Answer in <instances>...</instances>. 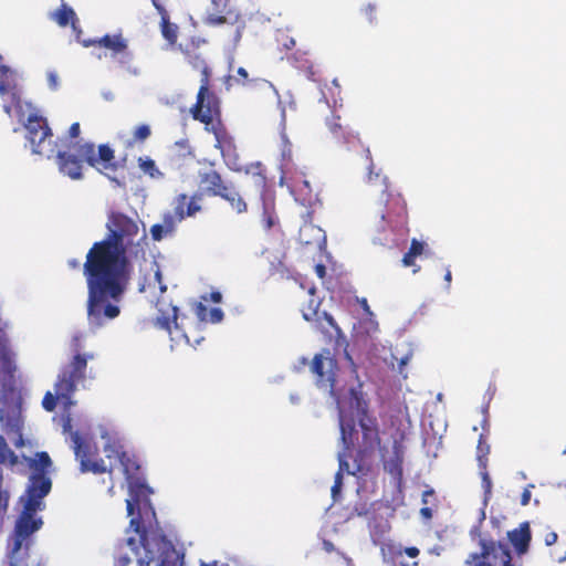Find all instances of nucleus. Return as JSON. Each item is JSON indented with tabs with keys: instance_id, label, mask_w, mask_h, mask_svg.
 <instances>
[{
	"instance_id": "nucleus-1",
	"label": "nucleus",
	"mask_w": 566,
	"mask_h": 566,
	"mask_svg": "<svg viewBox=\"0 0 566 566\" xmlns=\"http://www.w3.org/2000/svg\"><path fill=\"white\" fill-rule=\"evenodd\" d=\"M105 239L94 242L86 254L83 273L87 284V321L102 327L120 314L117 303L130 283L133 264L127 255L140 239L139 221L122 211L107 214Z\"/></svg>"
},
{
	"instance_id": "nucleus-2",
	"label": "nucleus",
	"mask_w": 566,
	"mask_h": 566,
	"mask_svg": "<svg viewBox=\"0 0 566 566\" xmlns=\"http://www.w3.org/2000/svg\"><path fill=\"white\" fill-rule=\"evenodd\" d=\"M326 127L334 142L346 150H357L361 148L368 163V185L376 187L379 192V199L373 208L374 227L377 232H384L387 229L392 231H407L408 210L407 203L400 193H394L389 190L388 179L380 171H374V163L368 147H365L360 140L359 134L344 125L340 116L332 114L325 120Z\"/></svg>"
},
{
	"instance_id": "nucleus-3",
	"label": "nucleus",
	"mask_w": 566,
	"mask_h": 566,
	"mask_svg": "<svg viewBox=\"0 0 566 566\" xmlns=\"http://www.w3.org/2000/svg\"><path fill=\"white\" fill-rule=\"evenodd\" d=\"M184 54L188 64L199 71L201 76L196 103L190 107L189 113L195 120L205 125L207 132L213 134L214 147L223 153L226 147L231 146L232 138L221 120L220 99L211 90V70L200 53L185 50Z\"/></svg>"
},
{
	"instance_id": "nucleus-4",
	"label": "nucleus",
	"mask_w": 566,
	"mask_h": 566,
	"mask_svg": "<svg viewBox=\"0 0 566 566\" xmlns=\"http://www.w3.org/2000/svg\"><path fill=\"white\" fill-rule=\"evenodd\" d=\"M52 481L43 474L32 475L25 490L23 510L18 516L13 530V543L10 549V565L23 566L29 557L31 535L39 531L43 521L35 513L44 509L43 499L50 493Z\"/></svg>"
},
{
	"instance_id": "nucleus-5",
	"label": "nucleus",
	"mask_w": 566,
	"mask_h": 566,
	"mask_svg": "<svg viewBox=\"0 0 566 566\" xmlns=\"http://www.w3.org/2000/svg\"><path fill=\"white\" fill-rule=\"evenodd\" d=\"M348 403L357 410L358 426L361 431L360 439L358 434L357 438L354 436V448L350 459L359 464L358 468H365L369 471L375 451L380 447L381 439L377 419L368 413V402L364 398L361 384H358L357 387L348 388ZM342 416L353 419L340 411L339 418ZM353 421L355 420L353 419ZM354 423L356 424V422ZM355 430L358 433L356 428Z\"/></svg>"
},
{
	"instance_id": "nucleus-6",
	"label": "nucleus",
	"mask_w": 566,
	"mask_h": 566,
	"mask_svg": "<svg viewBox=\"0 0 566 566\" xmlns=\"http://www.w3.org/2000/svg\"><path fill=\"white\" fill-rule=\"evenodd\" d=\"M73 348L75 352L80 349L78 336L73 338ZM92 357V355L85 356L76 353L72 360L61 369L54 386L55 395L48 391L43 397L42 406L46 411H53L55 409L57 399L65 402L70 401L76 390L77 384L85 379L87 359Z\"/></svg>"
},
{
	"instance_id": "nucleus-7",
	"label": "nucleus",
	"mask_w": 566,
	"mask_h": 566,
	"mask_svg": "<svg viewBox=\"0 0 566 566\" xmlns=\"http://www.w3.org/2000/svg\"><path fill=\"white\" fill-rule=\"evenodd\" d=\"M310 370L314 376L315 385L323 390H327L335 401L340 405L348 399V389L340 384L339 366L335 355L328 348H323L315 354Z\"/></svg>"
},
{
	"instance_id": "nucleus-8",
	"label": "nucleus",
	"mask_w": 566,
	"mask_h": 566,
	"mask_svg": "<svg viewBox=\"0 0 566 566\" xmlns=\"http://www.w3.org/2000/svg\"><path fill=\"white\" fill-rule=\"evenodd\" d=\"M354 436L357 438V432L355 430V423L353 419H347L346 417H340V440L343 443V450L338 452V470L335 474L334 485L332 486L333 497L339 494L340 489L343 486V475L344 473L356 475L357 473L366 474L368 472L365 468H358L359 464L356 462L349 463L348 459L352 458V452L354 448Z\"/></svg>"
},
{
	"instance_id": "nucleus-9",
	"label": "nucleus",
	"mask_w": 566,
	"mask_h": 566,
	"mask_svg": "<svg viewBox=\"0 0 566 566\" xmlns=\"http://www.w3.org/2000/svg\"><path fill=\"white\" fill-rule=\"evenodd\" d=\"M73 148L88 166L116 181L111 175L115 174L120 165L115 160V153L107 144L99 145L97 151L93 143H75Z\"/></svg>"
},
{
	"instance_id": "nucleus-10",
	"label": "nucleus",
	"mask_w": 566,
	"mask_h": 566,
	"mask_svg": "<svg viewBox=\"0 0 566 566\" xmlns=\"http://www.w3.org/2000/svg\"><path fill=\"white\" fill-rule=\"evenodd\" d=\"M24 127L27 129L25 138L31 145L32 153L45 155L48 158L52 157L55 153V145L46 118L32 114L28 117Z\"/></svg>"
},
{
	"instance_id": "nucleus-11",
	"label": "nucleus",
	"mask_w": 566,
	"mask_h": 566,
	"mask_svg": "<svg viewBox=\"0 0 566 566\" xmlns=\"http://www.w3.org/2000/svg\"><path fill=\"white\" fill-rule=\"evenodd\" d=\"M83 46H99L109 51V57L117 62L120 66H129L133 61V54L128 49L127 40L123 34H105L98 39H90L82 41Z\"/></svg>"
},
{
	"instance_id": "nucleus-12",
	"label": "nucleus",
	"mask_w": 566,
	"mask_h": 566,
	"mask_svg": "<svg viewBox=\"0 0 566 566\" xmlns=\"http://www.w3.org/2000/svg\"><path fill=\"white\" fill-rule=\"evenodd\" d=\"M480 553H471L465 559V566H492V564L488 560L491 555H495L496 549L501 551V558L503 560V566H514L512 563L511 552L507 545L501 542H494L492 539H481L480 541Z\"/></svg>"
},
{
	"instance_id": "nucleus-13",
	"label": "nucleus",
	"mask_w": 566,
	"mask_h": 566,
	"mask_svg": "<svg viewBox=\"0 0 566 566\" xmlns=\"http://www.w3.org/2000/svg\"><path fill=\"white\" fill-rule=\"evenodd\" d=\"M9 95L10 103L3 104V112L11 117L13 108H21V92L14 72L7 65H0V96Z\"/></svg>"
},
{
	"instance_id": "nucleus-14",
	"label": "nucleus",
	"mask_w": 566,
	"mask_h": 566,
	"mask_svg": "<svg viewBox=\"0 0 566 566\" xmlns=\"http://www.w3.org/2000/svg\"><path fill=\"white\" fill-rule=\"evenodd\" d=\"M74 451L76 459L80 461L82 472H92L94 474H101L105 472L112 473L111 469H107L102 459H93V452L88 443H86L77 433L73 436Z\"/></svg>"
},
{
	"instance_id": "nucleus-15",
	"label": "nucleus",
	"mask_w": 566,
	"mask_h": 566,
	"mask_svg": "<svg viewBox=\"0 0 566 566\" xmlns=\"http://www.w3.org/2000/svg\"><path fill=\"white\" fill-rule=\"evenodd\" d=\"M71 143L67 146V150H59L56 151V165L59 168V171L71 178L72 180H78L83 178V163H85L82 157L78 156L76 150L73 148V145L75 144Z\"/></svg>"
},
{
	"instance_id": "nucleus-16",
	"label": "nucleus",
	"mask_w": 566,
	"mask_h": 566,
	"mask_svg": "<svg viewBox=\"0 0 566 566\" xmlns=\"http://www.w3.org/2000/svg\"><path fill=\"white\" fill-rule=\"evenodd\" d=\"M203 198V192H196L191 197L186 193H179L174 200V220L182 221L188 217H193L197 212L201 211L200 201Z\"/></svg>"
},
{
	"instance_id": "nucleus-17",
	"label": "nucleus",
	"mask_w": 566,
	"mask_h": 566,
	"mask_svg": "<svg viewBox=\"0 0 566 566\" xmlns=\"http://www.w3.org/2000/svg\"><path fill=\"white\" fill-rule=\"evenodd\" d=\"M230 182L231 181L223 179L220 172L210 169L199 175L201 188L199 192H203V196L220 197Z\"/></svg>"
},
{
	"instance_id": "nucleus-18",
	"label": "nucleus",
	"mask_w": 566,
	"mask_h": 566,
	"mask_svg": "<svg viewBox=\"0 0 566 566\" xmlns=\"http://www.w3.org/2000/svg\"><path fill=\"white\" fill-rule=\"evenodd\" d=\"M104 451L107 458L115 457L119 460L123 465V471L126 476V480L135 476L137 471L139 470V465L129 458V455L124 451L123 446L118 441H108L104 447Z\"/></svg>"
},
{
	"instance_id": "nucleus-19",
	"label": "nucleus",
	"mask_w": 566,
	"mask_h": 566,
	"mask_svg": "<svg viewBox=\"0 0 566 566\" xmlns=\"http://www.w3.org/2000/svg\"><path fill=\"white\" fill-rule=\"evenodd\" d=\"M49 18L54 21L59 27L65 28L72 27V30L76 33V39H80L82 30L78 25V18L75 11L62 0L60 7L49 13Z\"/></svg>"
},
{
	"instance_id": "nucleus-20",
	"label": "nucleus",
	"mask_w": 566,
	"mask_h": 566,
	"mask_svg": "<svg viewBox=\"0 0 566 566\" xmlns=\"http://www.w3.org/2000/svg\"><path fill=\"white\" fill-rule=\"evenodd\" d=\"M158 315L155 319V326L171 333L172 325L178 328V307L171 304H166L164 301L158 300L157 303Z\"/></svg>"
},
{
	"instance_id": "nucleus-21",
	"label": "nucleus",
	"mask_w": 566,
	"mask_h": 566,
	"mask_svg": "<svg viewBox=\"0 0 566 566\" xmlns=\"http://www.w3.org/2000/svg\"><path fill=\"white\" fill-rule=\"evenodd\" d=\"M311 323L315 331L323 334L329 340L337 339L343 334L334 317L325 311L319 312Z\"/></svg>"
},
{
	"instance_id": "nucleus-22",
	"label": "nucleus",
	"mask_w": 566,
	"mask_h": 566,
	"mask_svg": "<svg viewBox=\"0 0 566 566\" xmlns=\"http://www.w3.org/2000/svg\"><path fill=\"white\" fill-rule=\"evenodd\" d=\"M287 60L291 64L304 73V75L313 82L319 81V72L317 67L314 65L312 60L308 57L307 51L296 50L291 55L287 56Z\"/></svg>"
},
{
	"instance_id": "nucleus-23",
	"label": "nucleus",
	"mask_w": 566,
	"mask_h": 566,
	"mask_svg": "<svg viewBox=\"0 0 566 566\" xmlns=\"http://www.w3.org/2000/svg\"><path fill=\"white\" fill-rule=\"evenodd\" d=\"M507 538L518 554H525L532 539L530 524L524 522L518 528L510 531Z\"/></svg>"
},
{
	"instance_id": "nucleus-24",
	"label": "nucleus",
	"mask_w": 566,
	"mask_h": 566,
	"mask_svg": "<svg viewBox=\"0 0 566 566\" xmlns=\"http://www.w3.org/2000/svg\"><path fill=\"white\" fill-rule=\"evenodd\" d=\"M160 15V32L163 38L170 44L175 45L178 40L179 28L170 21L169 13L159 2L153 4Z\"/></svg>"
},
{
	"instance_id": "nucleus-25",
	"label": "nucleus",
	"mask_w": 566,
	"mask_h": 566,
	"mask_svg": "<svg viewBox=\"0 0 566 566\" xmlns=\"http://www.w3.org/2000/svg\"><path fill=\"white\" fill-rule=\"evenodd\" d=\"M219 198L227 201L231 209L238 214L245 213L248 211V203L232 182H230Z\"/></svg>"
},
{
	"instance_id": "nucleus-26",
	"label": "nucleus",
	"mask_w": 566,
	"mask_h": 566,
	"mask_svg": "<svg viewBox=\"0 0 566 566\" xmlns=\"http://www.w3.org/2000/svg\"><path fill=\"white\" fill-rule=\"evenodd\" d=\"M403 452L398 442L394 443V454L389 460L384 461V470L396 479L402 476Z\"/></svg>"
},
{
	"instance_id": "nucleus-27",
	"label": "nucleus",
	"mask_w": 566,
	"mask_h": 566,
	"mask_svg": "<svg viewBox=\"0 0 566 566\" xmlns=\"http://www.w3.org/2000/svg\"><path fill=\"white\" fill-rule=\"evenodd\" d=\"M311 295L307 304L302 307V316L306 322H312L315 319L316 315L321 312V300L316 296V289L312 286L308 290Z\"/></svg>"
},
{
	"instance_id": "nucleus-28",
	"label": "nucleus",
	"mask_w": 566,
	"mask_h": 566,
	"mask_svg": "<svg viewBox=\"0 0 566 566\" xmlns=\"http://www.w3.org/2000/svg\"><path fill=\"white\" fill-rule=\"evenodd\" d=\"M128 489L132 497H134L135 502H139L140 499L147 497L151 490L149 486L145 483L144 480H142L138 476H133L127 480Z\"/></svg>"
},
{
	"instance_id": "nucleus-29",
	"label": "nucleus",
	"mask_w": 566,
	"mask_h": 566,
	"mask_svg": "<svg viewBox=\"0 0 566 566\" xmlns=\"http://www.w3.org/2000/svg\"><path fill=\"white\" fill-rule=\"evenodd\" d=\"M223 8H220L219 10H217L218 12L216 13H208L206 15V18L203 19V22L207 24V25H210V27H217V25H221V24H226V23H235L240 15L238 13H235L233 15V18L231 17L232 15V12L231 11H228L227 14H223Z\"/></svg>"
},
{
	"instance_id": "nucleus-30",
	"label": "nucleus",
	"mask_w": 566,
	"mask_h": 566,
	"mask_svg": "<svg viewBox=\"0 0 566 566\" xmlns=\"http://www.w3.org/2000/svg\"><path fill=\"white\" fill-rule=\"evenodd\" d=\"M174 231L175 220L174 217L170 214L164 217L163 224L156 223L150 228V233L155 241H160L166 234L172 233Z\"/></svg>"
},
{
	"instance_id": "nucleus-31",
	"label": "nucleus",
	"mask_w": 566,
	"mask_h": 566,
	"mask_svg": "<svg viewBox=\"0 0 566 566\" xmlns=\"http://www.w3.org/2000/svg\"><path fill=\"white\" fill-rule=\"evenodd\" d=\"M156 289H158L160 293H165L167 291V286L163 282L161 271L157 264H155L153 277L149 280L145 279V282L139 286V291L146 292L150 290L151 292H155Z\"/></svg>"
},
{
	"instance_id": "nucleus-32",
	"label": "nucleus",
	"mask_w": 566,
	"mask_h": 566,
	"mask_svg": "<svg viewBox=\"0 0 566 566\" xmlns=\"http://www.w3.org/2000/svg\"><path fill=\"white\" fill-rule=\"evenodd\" d=\"M262 226L264 230L270 231L272 228L279 224V218L274 209V202L264 200L263 212H262Z\"/></svg>"
},
{
	"instance_id": "nucleus-33",
	"label": "nucleus",
	"mask_w": 566,
	"mask_h": 566,
	"mask_svg": "<svg viewBox=\"0 0 566 566\" xmlns=\"http://www.w3.org/2000/svg\"><path fill=\"white\" fill-rule=\"evenodd\" d=\"M424 250V243L412 239L409 250L403 254L402 256V264L403 266H412L415 265V259L423 253Z\"/></svg>"
},
{
	"instance_id": "nucleus-34",
	"label": "nucleus",
	"mask_w": 566,
	"mask_h": 566,
	"mask_svg": "<svg viewBox=\"0 0 566 566\" xmlns=\"http://www.w3.org/2000/svg\"><path fill=\"white\" fill-rule=\"evenodd\" d=\"M490 454V444L486 442V438L484 434H480L479 442L476 446V460L479 469L488 468L489 457Z\"/></svg>"
},
{
	"instance_id": "nucleus-35",
	"label": "nucleus",
	"mask_w": 566,
	"mask_h": 566,
	"mask_svg": "<svg viewBox=\"0 0 566 566\" xmlns=\"http://www.w3.org/2000/svg\"><path fill=\"white\" fill-rule=\"evenodd\" d=\"M139 168L148 175L150 178L160 179L164 178V174L157 168L155 160L149 157L138 158Z\"/></svg>"
},
{
	"instance_id": "nucleus-36",
	"label": "nucleus",
	"mask_w": 566,
	"mask_h": 566,
	"mask_svg": "<svg viewBox=\"0 0 566 566\" xmlns=\"http://www.w3.org/2000/svg\"><path fill=\"white\" fill-rule=\"evenodd\" d=\"M51 464V458L46 452L36 453V460H34L31 464V468L34 470L31 476L36 474H43L44 476H48L45 470L50 468Z\"/></svg>"
},
{
	"instance_id": "nucleus-37",
	"label": "nucleus",
	"mask_w": 566,
	"mask_h": 566,
	"mask_svg": "<svg viewBox=\"0 0 566 566\" xmlns=\"http://www.w3.org/2000/svg\"><path fill=\"white\" fill-rule=\"evenodd\" d=\"M150 135H151V129H150L149 125H147V124L138 125L133 132V139L129 144L130 145L132 144H143L146 139H148L150 137Z\"/></svg>"
},
{
	"instance_id": "nucleus-38",
	"label": "nucleus",
	"mask_w": 566,
	"mask_h": 566,
	"mask_svg": "<svg viewBox=\"0 0 566 566\" xmlns=\"http://www.w3.org/2000/svg\"><path fill=\"white\" fill-rule=\"evenodd\" d=\"M8 459H10L12 464L17 462L14 452L9 448L4 438L0 437V464L4 463Z\"/></svg>"
},
{
	"instance_id": "nucleus-39",
	"label": "nucleus",
	"mask_w": 566,
	"mask_h": 566,
	"mask_svg": "<svg viewBox=\"0 0 566 566\" xmlns=\"http://www.w3.org/2000/svg\"><path fill=\"white\" fill-rule=\"evenodd\" d=\"M421 502L423 506L438 507V499L433 489L423 491Z\"/></svg>"
},
{
	"instance_id": "nucleus-40",
	"label": "nucleus",
	"mask_w": 566,
	"mask_h": 566,
	"mask_svg": "<svg viewBox=\"0 0 566 566\" xmlns=\"http://www.w3.org/2000/svg\"><path fill=\"white\" fill-rule=\"evenodd\" d=\"M292 161V144L287 138L282 139V163L287 166Z\"/></svg>"
},
{
	"instance_id": "nucleus-41",
	"label": "nucleus",
	"mask_w": 566,
	"mask_h": 566,
	"mask_svg": "<svg viewBox=\"0 0 566 566\" xmlns=\"http://www.w3.org/2000/svg\"><path fill=\"white\" fill-rule=\"evenodd\" d=\"M9 506V494L2 490V476L0 475V518L7 513Z\"/></svg>"
},
{
	"instance_id": "nucleus-42",
	"label": "nucleus",
	"mask_w": 566,
	"mask_h": 566,
	"mask_svg": "<svg viewBox=\"0 0 566 566\" xmlns=\"http://www.w3.org/2000/svg\"><path fill=\"white\" fill-rule=\"evenodd\" d=\"M480 475L482 478V486L484 489V493L486 495H490L491 494V490H492V481H491V478L489 475L488 468L480 469Z\"/></svg>"
},
{
	"instance_id": "nucleus-43",
	"label": "nucleus",
	"mask_w": 566,
	"mask_h": 566,
	"mask_svg": "<svg viewBox=\"0 0 566 566\" xmlns=\"http://www.w3.org/2000/svg\"><path fill=\"white\" fill-rule=\"evenodd\" d=\"M195 313L200 322H208L209 310L202 302L196 303Z\"/></svg>"
},
{
	"instance_id": "nucleus-44",
	"label": "nucleus",
	"mask_w": 566,
	"mask_h": 566,
	"mask_svg": "<svg viewBox=\"0 0 566 566\" xmlns=\"http://www.w3.org/2000/svg\"><path fill=\"white\" fill-rule=\"evenodd\" d=\"M223 318V312L221 308L214 307L209 310L208 313V322L210 323H220Z\"/></svg>"
},
{
	"instance_id": "nucleus-45",
	"label": "nucleus",
	"mask_w": 566,
	"mask_h": 566,
	"mask_svg": "<svg viewBox=\"0 0 566 566\" xmlns=\"http://www.w3.org/2000/svg\"><path fill=\"white\" fill-rule=\"evenodd\" d=\"M363 12L368 22L373 23L376 20V6L369 3L363 9Z\"/></svg>"
},
{
	"instance_id": "nucleus-46",
	"label": "nucleus",
	"mask_w": 566,
	"mask_h": 566,
	"mask_svg": "<svg viewBox=\"0 0 566 566\" xmlns=\"http://www.w3.org/2000/svg\"><path fill=\"white\" fill-rule=\"evenodd\" d=\"M201 298L205 302L220 303L222 300V295L219 291H212L209 294L202 295Z\"/></svg>"
},
{
	"instance_id": "nucleus-47",
	"label": "nucleus",
	"mask_w": 566,
	"mask_h": 566,
	"mask_svg": "<svg viewBox=\"0 0 566 566\" xmlns=\"http://www.w3.org/2000/svg\"><path fill=\"white\" fill-rule=\"evenodd\" d=\"M434 510H436V507L422 506L420 509V516L422 517L423 521H430L433 516Z\"/></svg>"
},
{
	"instance_id": "nucleus-48",
	"label": "nucleus",
	"mask_w": 566,
	"mask_h": 566,
	"mask_svg": "<svg viewBox=\"0 0 566 566\" xmlns=\"http://www.w3.org/2000/svg\"><path fill=\"white\" fill-rule=\"evenodd\" d=\"M531 496H532V493H531L530 488H525L521 495V505L522 506L528 505V503L531 501Z\"/></svg>"
},
{
	"instance_id": "nucleus-49",
	"label": "nucleus",
	"mask_w": 566,
	"mask_h": 566,
	"mask_svg": "<svg viewBox=\"0 0 566 566\" xmlns=\"http://www.w3.org/2000/svg\"><path fill=\"white\" fill-rule=\"evenodd\" d=\"M139 502H135L134 497L126 500L127 514L130 516L134 514L136 506Z\"/></svg>"
},
{
	"instance_id": "nucleus-50",
	"label": "nucleus",
	"mask_w": 566,
	"mask_h": 566,
	"mask_svg": "<svg viewBox=\"0 0 566 566\" xmlns=\"http://www.w3.org/2000/svg\"><path fill=\"white\" fill-rule=\"evenodd\" d=\"M80 124L78 123H73L70 128H69V136L71 138H77L78 135H80Z\"/></svg>"
},
{
	"instance_id": "nucleus-51",
	"label": "nucleus",
	"mask_w": 566,
	"mask_h": 566,
	"mask_svg": "<svg viewBox=\"0 0 566 566\" xmlns=\"http://www.w3.org/2000/svg\"><path fill=\"white\" fill-rule=\"evenodd\" d=\"M130 527L136 532L140 533L142 530V520L139 516L133 517L129 522Z\"/></svg>"
},
{
	"instance_id": "nucleus-52",
	"label": "nucleus",
	"mask_w": 566,
	"mask_h": 566,
	"mask_svg": "<svg viewBox=\"0 0 566 566\" xmlns=\"http://www.w3.org/2000/svg\"><path fill=\"white\" fill-rule=\"evenodd\" d=\"M237 74H238V81L241 82L242 84H245L248 82V72L244 67H239L238 71H237Z\"/></svg>"
},
{
	"instance_id": "nucleus-53",
	"label": "nucleus",
	"mask_w": 566,
	"mask_h": 566,
	"mask_svg": "<svg viewBox=\"0 0 566 566\" xmlns=\"http://www.w3.org/2000/svg\"><path fill=\"white\" fill-rule=\"evenodd\" d=\"M557 534L555 532H549L545 535V544L551 546L557 542Z\"/></svg>"
},
{
	"instance_id": "nucleus-54",
	"label": "nucleus",
	"mask_w": 566,
	"mask_h": 566,
	"mask_svg": "<svg viewBox=\"0 0 566 566\" xmlns=\"http://www.w3.org/2000/svg\"><path fill=\"white\" fill-rule=\"evenodd\" d=\"M405 553L408 557L415 558L419 555L420 551H419V548H417L415 546H410V547L405 548Z\"/></svg>"
},
{
	"instance_id": "nucleus-55",
	"label": "nucleus",
	"mask_w": 566,
	"mask_h": 566,
	"mask_svg": "<svg viewBox=\"0 0 566 566\" xmlns=\"http://www.w3.org/2000/svg\"><path fill=\"white\" fill-rule=\"evenodd\" d=\"M255 168H256L258 170H260V169H261V164H260V163H258V164L255 165ZM255 175L258 176L259 184H261L262 186H264V185H265L266 177H265L261 171H258Z\"/></svg>"
},
{
	"instance_id": "nucleus-56",
	"label": "nucleus",
	"mask_w": 566,
	"mask_h": 566,
	"mask_svg": "<svg viewBox=\"0 0 566 566\" xmlns=\"http://www.w3.org/2000/svg\"><path fill=\"white\" fill-rule=\"evenodd\" d=\"M315 270H316V273H317L318 277L323 279V277L325 276V274H326V268H325V265H323V264H317V265L315 266Z\"/></svg>"
},
{
	"instance_id": "nucleus-57",
	"label": "nucleus",
	"mask_w": 566,
	"mask_h": 566,
	"mask_svg": "<svg viewBox=\"0 0 566 566\" xmlns=\"http://www.w3.org/2000/svg\"><path fill=\"white\" fill-rule=\"evenodd\" d=\"M211 2L216 10H219L220 8H224L227 4V0H211Z\"/></svg>"
},
{
	"instance_id": "nucleus-58",
	"label": "nucleus",
	"mask_w": 566,
	"mask_h": 566,
	"mask_svg": "<svg viewBox=\"0 0 566 566\" xmlns=\"http://www.w3.org/2000/svg\"><path fill=\"white\" fill-rule=\"evenodd\" d=\"M67 264H69V266H70V268H72V269H77V268H80V262H78V260H76V259L69 260Z\"/></svg>"
},
{
	"instance_id": "nucleus-59",
	"label": "nucleus",
	"mask_w": 566,
	"mask_h": 566,
	"mask_svg": "<svg viewBox=\"0 0 566 566\" xmlns=\"http://www.w3.org/2000/svg\"><path fill=\"white\" fill-rule=\"evenodd\" d=\"M360 305H361V307H363L367 313H370L369 305H368V303H367V300H366V298H363V300L360 301Z\"/></svg>"
},
{
	"instance_id": "nucleus-60",
	"label": "nucleus",
	"mask_w": 566,
	"mask_h": 566,
	"mask_svg": "<svg viewBox=\"0 0 566 566\" xmlns=\"http://www.w3.org/2000/svg\"><path fill=\"white\" fill-rule=\"evenodd\" d=\"M286 49H291L293 46H295V40L294 39H289L287 42H284L283 44Z\"/></svg>"
},
{
	"instance_id": "nucleus-61",
	"label": "nucleus",
	"mask_w": 566,
	"mask_h": 566,
	"mask_svg": "<svg viewBox=\"0 0 566 566\" xmlns=\"http://www.w3.org/2000/svg\"><path fill=\"white\" fill-rule=\"evenodd\" d=\"M444 280L448 284L451 283V280H452V274H451V271L450 270H447V273L444 274Z\"/></svg>"
},
{
	"instance_id": "nucleus-62",
	"label": "nucleus",
	"mask_w": 566,
	"mask_h": 566,
	"mask_svg": "<svg viewBox=\"0 0 566 566\" xmlns=\"http://www.w3.org/2000/svg\"><path fill=\"white\" fill-rule=\"evenodd\" d=\"M158 566H175L174 564H170L169 562H167L166 559H163Z\"/></svg>"
},
{
	"instance_id": "nucleus-63",
	"label": "nucleus",
	"mask_w": 566,
	"mask_h": 566,
	"mask_svg": "<svg viewBox=\"0 0 566 566\" xmlns=\"http://www.w3.org/2000/svg\"><path fill=\"white\" fill-rule=\"evenodd\" d=\"M302 185L305 187V188H310V182L307 180H303L302 181Z\"/></svg>"
},
{
	"instance_id": "nucleus-64",
	"label": "nucleus",
	"mask_w": 566,
	"mask_h": 566,
	"mask_svg": "<svg viewBox=\"0 0 566 566\" xmlns=\"http://www.w3.org/2000/svg\"><path fill=\"white\" fill-rule=\"evenodd\" d=\"M200 566H217V565H216V563H213V565H208V564H206V563H201V565H200Z\"/></svg>"
}]
</instances>
